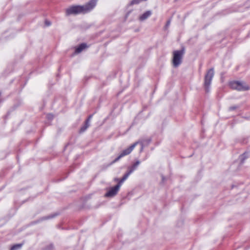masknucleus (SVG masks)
I'll return each instance as SVG.
<instances>
[{
    "mask_svg": "<svg viewBox=\"0 0 250 250\" xmlns=\"http://www.w3.org/2000/svg\"><path fill=\"white\" fill-rule=\"evenodd\" d=\"M96 0H90L83 5H74L69 6L65 10V15L67 16L71 15L85 14L92 10L96 5Z\"/></svg>",
    "mask_w": 250,
    "mask_h": 250,
    "instance_id": "obj_1",
    "label": "nucleus"
},
{
    "mask_svg": "<svg viewBox=\"0 0 250 250\" xmlns=\"http://www.w3.org/2000/svg\"><path fill=\"white\" fill-rule=\"evenodd\" d=\"M214 73L213 68L209 69L205 74L203 87L206 93H208L210 91V87L213 77L214 76Z\"/></svg>",
    "mask_w": 250,
    "mask_h": 250,
    "instance_id": "obj_2",
    "label": "nucleus"
},
{
    "mask_svg": "<svg viewBox=\"0 0 250 250\" xmlns=\"http://www.w3.org/2000/svg\"><path fill=\"white\" fill-rule=\"evenodd\" d=\"M185 53L184 47L180 50H175L173 52L172 64L174 67H177L182 62V59Z\"/></svg>",
    "mask_w": 250,
    "mask_h": 250,
    "instance_id": "obj_3",
    "label": "nucleus"
},
{
    "mask_svg": "<svg viewBox=\"0 0 250 250\" xmlns=\"http://www.w3.org/2000/svg\"><path fill=\"white\" fill-rule=\"evenodd\" d=\"M137 143L138 142H135L132 144L128 148L123 150L120 154V155L111 162L110 165H112L115 163L116 162H118L121 158L129 154L134 148L135 146L137 145Z\"/></svg>",
    "mask_w": 250,
    "mask_h": 250,
    "instance_id": "obj_4",
    "label": "nucleus"
},
{
    "mask_svg": "<svg viewBox=\"0 0 250 250\" xmlns=\"http://www.w3.org/2000/svg\"><path fill=\"white\" fill-rule=\"evenodd\" d=\"M120 189L118 186L115 185L114 187L109 188L107 191L105 193L104 197L107 198H111L115 196L118 193Z\"/></svg>",
    "mask_w": 250,
    "mask_h": 250,
    "instance_id": "obj_5",
    "label": "nucleus"
},
{
    "mask_svg": "<svg viewBox=\"0 0 250 250\" xmlns=\"http://www.w3.org/2000/svg\"><path fill=\"white\" fill-rule=\"evenodd\" d=\"M60 214V213L59 212H55L53 214H51L50 215H49L48 216H43L42 217H41L40 218L38 219V220L36 221H34L31 222L32 225H35L38 223H39L43 221L49 220L50 219H52L53 218L56 217V216H58Z\"/></svg>",
    "mask_w": 250,
    "mask_h": 250,
    "instance_id": "obj_6",
    "label": "nucleus"
},
{
    "mask_svg": "<svg viewBox=\"0 0 250 250\" xmlns=\"http://www.w3.org/2000/svg\"><path fill=\"white\" fill-rule=\"evenodd\" d=\"M88 47L89 46L86 43H81L75 47V51L74 54H79L85 49L88 48Z\"/></svg>",
    "mask_w": 250,
    "mask_h": 250,
    "instance_id": "obj_7",
    "label": "nucleus"
},
{
    "mask_svg": "<svg viewBox=\"0 0 250 250\" xmlns=\"http://www.w3.org/2000/svg\"><path fill=\"white\" fill-rule=\"evenodd\" d=\"M238 86L237 91H245L250 89V86L245 82L239 81V84Z\"/></svg>",
    "mask_w": 250,
    "mask_h": 250,
    "instance_id": "obj_8",
    "label": "nucleus"
},
{
    "mask_svg": "<svg viewBox=\"0 0 250 250\" xmlns=\"http://www.w3.org/2000/svg\"><path fill=\"white\" fill-rule=\"evenodd\" d=\"M140 164V162L139 160H137L135 163H134L131 166H129L127 167V172L130 174L132 173L135 169H137L138 166Z\"/></svg>",
    "mask_w": 250,
    "mask_h": 250,
    "instance_id": "obj_9",
    "label": "nucleus"
},
{
    "mask_svg": "<svg viewBox=\"0 0 250 250\" xmlns=\"http://www.w3.org/2000/svg\"><path fill=\"white\" fill-rule=\"evenodd\" d=\"M152 14V12L150 10H148L144 13L142 15H141L139 20L140 21H144L147 19L149 17H150Z\"/></svg>",
    "mask_w": 250,
    "mask_h": 250,
    "instance_id": "obj_10",
    "label": "nucleus"
},
{
    "mask_svg": "<svg viewBox=\"0 0 250 250\" xmlns=\"http://www.w3.org/2000/svg\"><path fill=\"white\" fill-rule=\"evenodd\" d=\"M22 104V101L21 100H17V103L15 104L11 108L10 110L8 111L6 116L10 115V112L15 110L17 107L21 105Z\"/></svg>",
    "mask_w": 250,
    "mask_h": 250,
    "instance_id": "obj_11",
    "label": "nucleus"
},
{
    "mask_svg": "<svg viewBox=\"0 0 250 250\" xmlns=\"http://www.w3.org/2000/svg\"><path fill=\"white\" fill-rule=\"evenodd\" d=\"M238 84H239V81H232L229 83V86L233 90H237Z\"/></svg>",
    "mask_w": 250,
    "mask_h": 250,
    "instance_id": "obj_12",
    "label": "nucleus"
},
{
    "mask_svg": "<svg viewBox=\"0 0 250 250\" xmlns=\"http://www.w3.org/2000/svg\"><path fill=\"white\" fill-rule=\"evenodd\" d=\"M249 153L245 151L243 154L239 156V159H240V165H243L246 159L249 158Z\"/></svg>",
    "mask_w": 250,
    "mask_h": 250,
    "instance_id": "obj_13",
    "label": "nucleus"
},
{
    "mask_svg": "<svg viewBox=\"0 0 250 250\" xmlns=\"http://www.w3.org/2000/svg\"><path fill=\"white\" fill-rule=\"evenodd\" d=\"M130 174L128 173L127 172L124 174L122 178L120 179L119 182L116 185L117 186H118L119 188H120L121 186L122 185V183L128 178Z\"/></svg>",
    "mask_w": 250,
    "mask_h": 250,
    "instance_id": "obj_14",
    "label": "nucleus"
},
{
    "mask_svg": "<svg viewBox=\"0 0 250 250\" xmlns=\"http://www.w3.org/2000/svg\"><path fill=\"white\" fill-rule=\"evenodd\" d=\"M151 141V139L150 138H147V139H143L139 142H138L137 144H143L144 146H147L150 144Z\"/></svg>",
    "mask_w": 250,
    "mask_h": 250,
    "instance_id": "obj_15",
    "label": "nucleus"
},
{
    "mask_svg": "<svg viewBox=\"0 0 250 250\" xmlns=\"http://www.w3.org/2000/svg\"><path fill=\"white\" fill-rule=\"evenodd\" d=\"M89 126L90 124H86V123L84 122V125L81 127L79 131V133L81 134L84 132Z\"/></svg>",
    "mask_w": 250,
    "mask_h": 250,
    "instance_id": "obj_16",
    "label": "nucleus"
},
{
    "mask_svg": "<svg viewBox=\"0 0 250 250\" xmlns=\"http://www.w3.org/2000/svg\"><path fill=\"white\" fill-rule=\"evenodd\" d=\"M23 245V243L15 244L11 247L10 250H19L21 249Z\"/></svg>",
    "mask_w": 250,
    "mask_h": 250,
    "instance_id": "obj_17",
    "label": "nucleus"
},
{
    "mask_svg": "<svg viewBox=\"0 0 250 250\" xmlns=\"http://www.w3.org/2000/svg\"><path fill=\"white\" fill-rule=\"evenodd\" d=\"M143 1V0H132L130 3L128 4L129 6H132L135 4H138L141 1Z\"/></svg>",
    "mask_w": 250,
    "mask_h": 250,
    "instance_id": "obj_18",
    "label": "nucleus"
},
{
    "mask_svg": "<svg viewBox=\"0 0 250 250\" xmlns=\"http://www.w3.org/2000/svg\"><path fill=\"white\" fill-rule=\"evenodd\" d=\"M54 248V247L53 244H50L45 247V250H53Z\"/></svg>",
    "mask_w": 250,
    "mask_h": 250,
    "instance_id": "obj_19",
    "label": "nucleus"
},
{
    "mask_svg": "<svg viewBox=\"0 0 250 250\" xmlns=\"http://www.w3.org/2000/svg\"><path fill=\"white\" fill-rule=\"evenodd\" d=\"M93 115V114H90L88 116L87 119L84 121V122L86 123V124H90V121L91 119L92 118Z\"/></svg>",
    "mask_w": 250,
    "mask_h": 250,
    "instance_id": "obj_20",
    "label": "nucleus"
},
{
    "mask_svg": "<svg viewBox=\"0 0 250 250\" xmlns=\"http://www.w3.org/2000/svg\"><path fill=\"white\" fill-rule=\"evenodd\" d=\"M47 118L49 120H52L54 118V115L51 113L48 114L47 115Z\"/></svg>",
    "mask_w": 250,
    "mask_h": 250,
    "instance_id": "obj_21",
    "label": "nucleus"
},
{
    "mask_svg": "<svg viewBox=\"0 0 250 250\" xmlns=\"http://www.w3.org/2000/svg\"><path fill=\"white\" fill-rule=\"evenodd\" d=\"M132 11V10H129V11H128L126 13V14H125V19H126L128 18V16H129V15H130V14L131 13Z\"/></svg>",
    "mask_w": 250,
    "mask_h": 250,
    "instance_id": "obj_22",
    "label": "nucleus"
},
{
    "mask_svg": "<svg viewBox=\"0 0 250 250\" xmlns=\"http://www.w3.org/2000/svg\"><path fill=\"white\" fill-rule=\"evenodd\" d=\"M45 24L47 26H50L51 24V22L48 21V20H45Z\"/></svg>",
    "mask_w": 250,
    "mask_h": 250,
    "instance_id": "obj_23",
    "label": "nucleus"
},
{
    "mask_svg": "<svg viewBox=\"0 0 250 250\" xmlns=\"http://www.w3.org/2000/svg\"><path fill=\"white\" fill-rule=\"evenodd\" d=\"M170 23V20H169L167 21L166 23V25H165V27L166 28L168 27L169 26Z\"/></svg>",
    "mask_w": 250,
    "mask_h": 250,
    "instance_id": "obj_24",
    "label": "nucleus"
},
{
    "mask_svg": "<svg viewBox=\"0 0 250 250\" xmlns=\"http://www.w3.org/2000/svg\"><path fill=\"white\" fill-rule=\"evenodd\" d=\"M66 177H67V176L63 178L56 179V180H55V182H59L60 181H62L64 180Z\"/></svg>",
    "mask_w": 250,
    "mask_h": 250,
    "instance_id": "obj_25",
    "label": "nucleus"
},
{
    "mask_svg": "<svg viewBox=\"0 0 250 250\" xmlns=\"http://www.w3.org/2000/svg\"><path fill=\"white\" fill-rule=\"evenodd\" d=\"M237 107L236 106H230L229 107V110L232 111V110L236 109L237 108Z\"/></svg>",
    "mask_w": 250,
    "mask_h": 250,
    "instance_id": "obj_26",
    "label": "nucleus"
},
{
    "mask_svg": "<svg viewBox=\"0 0 250 250\" xmlns=\"http://www.w3.org/2000/svg\"><path fill=\"white\" fill-rule=\"evenodd\" d=\"M1 92L0 91V104L2 102V99L1 98Z\"/></svg>",
    "mask_w": 250,
    "mask_h": 250,
    "instance_id": "obj_27",
    "label": "nucleus"
},
{
    "mask_svg": "<svg viewBox=\"0 0 250 250\" xmlns=\"http://www.w3.org/2000/svg\"><path fill=\"white\" fill-rule=\"evenodd\" d=\"M119 180H120V179H119L118 178H115L114 179V181L118 182V183L119 182Z\"/></svg>",
    "mask_w": 250,
    "mask_h": 250,
    "instance_id": "obj_28",
    "label": "nucleus"
},
{
    "mask_svg": "<svg viewBox=\"0 0 250 250\" xmlns=\"http://www.w3.org/2000/svg\"><path fill=\"white\" fill-rule=\"evenodd\" d=\"M140 145H141V148L140 151H142L145 146L143 144H140Z\"/></svg>",
    "mask_w": 250,
    "mask_h": 250,
    "instance_id": "obj_29",
    "label": "nucleus"
},
{
    "mask_svg": "<svg viewBox=\"0 0 250 250\" xmlns=\"http://www.w3.org/2000/svg\"><path fill=\"white\" fill-rule=\"evenodd\" d=\"M165 178L164 176H162V181H164L165 180Z\"/></svg>",
    "mask_w": 250,
    "mask_h": 250,
    "instance_id": "obj_30",
    "label": "nucleus"
},
{
    "mask_svg": "<svg viewBox=\"0 0 250 250\" xmlns=\"http://www.w3.org/2000/svg\"><path fill=\"white\" fill-rule=\"evenodd\" d=\"M234 185H232V188H233Z\"/></svg>",
    "mask_w": 250,
    "mask_h": 250,
    "instance_id": "obj_31",
    "label": "nucleus"
}]
</instances>
